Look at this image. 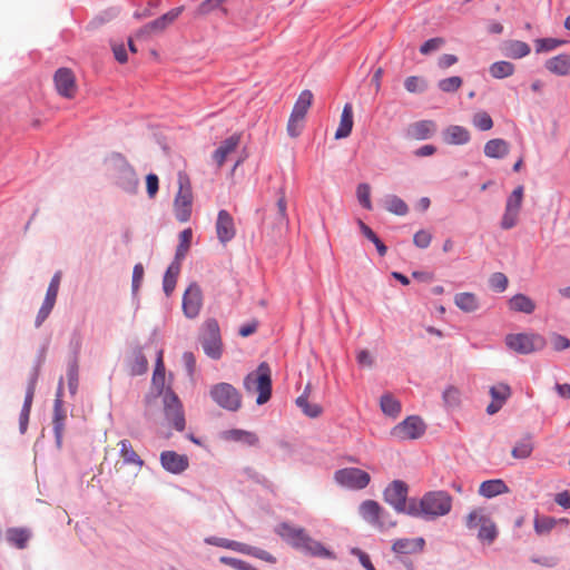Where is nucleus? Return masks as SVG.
<instances>
[{"label": "nucleus", "mask_w": 570, "mask_h": 570, "mask_svg": "<svg viewBox=\"0 0 570 570\" xmlns=\"http://www.w3.org/2000/svg\"><path fill=\"white\" fill-rule=\"evenodd\" d=\"M453 499L444 490L429 491L417 502L410 500L409 515L423 518L426 521L435 520L449 514L452 510Z\"/></svg>", "instance_id": "obj_1"}, {"label": "nucleus", "mask_w": 570, "mask_h": 570, "mask_svg": "<svg viewBox=\"0 0 570 570\" xmlns=\"http://www.w3.org/2000/svg\"><path fill=\"white\" fill-rule=\"evenodd\" d=\"M275 531L293 548L301 550L305 554L326 559L334 558V553L332 551L326 549L320 541L311 538L303 528L292 527L291 524L283 522Z\"/></svg>", "instance_id": "obj_2"}, {"label": "nucleus", "mask_w": 570, "mask_h": 570, "mask_svg": "<svg viewBox=\"0 0 570 570\" xmlns=\"http://www.w3.org/2000/svg\"><path fill=\"white\" fill-rule=\"evenodd\" d=\"M244 387L247 392L257 391L256 403L265 404L272 395L271 368L266 362H262L257 370L248 373L244 379Z\"/></svg>", "instance_id": "obj_3"}, {"label": "nucleus", "mask_w": 570, "mask_h": 570, "mask_svg": "<svg viewBox=\"0 0 570 570\" xmlns=\"http://www.w3.org/2000/svg\"><path fill=\"white\" fill-rule=\"evenodd\" d=\"M199 342L204 353L212 360H219L223 355V342L218 322L215 318H208L204 322Z\"/></svg>", "instance_id": "obj_4"}, {"label": "nucleus", "mask_w": 570, "mask_h": 570, "mask_svg": "<svg viewBox=\"0 0 570 570\" xmlns=\"http://www.w3.org/2000/svg\"><path fill=\"white\" fill-rule=\"evenodd\" d=\"M111 161L115 170V184L124 191L135 194L139 185L135 169L120 154L114 155Z\"/></svg>", "instance_id": "obj_5"}, {"label": "nucleus", "mask_w": 570, "mask_h": 570, "mask_svg": "<svg viewBox=\"0 0 570 570\" xmlns=\"http://www.w3.org/2000/svg\"><path fill=\"white\" fill-rule=\"evenodd\" d=\"M212 400L222 409L236 412L242 406V395L232 384L220 382L209 390Z\"/></svg>", "instance_id": "obj_6"}, {"label": "nucleus", "mask_w": 570, "mask_h": 570, "mask_svg": "<svg viewBox=\"0 0 570 570\" xmlns=\"http://www.w3.org/2000/svg\"><path fill=\"white\" fill-rule=\"evenodd\" d=\"M505 344L518 354H530L543 350L546 340L542 335L535 333H518L508 334Z\"/></svg>", "instance_id": "obj_7"}, {"label": "nucleus", "mask_w": 570, "mask_h": 570, "mask_svg": "<svg viewBox=\"0 0 570 570\" xmlns=\"http://www.w3.org/2000/svg\"><path fill=\"white\" fill-rule=\"evenodd\" d=\"M179 189L174 200L175 217L180 223H186L191 216L193 194L188 177L179 173Z\"/></svg>", "instance_id": "obj_8"}, {"label": "nucleus", "mask_w": 570, "mask_h": 570, "mask_svg": "<svg viewBox=\"0 0 570 570\" xmlns=\"http://www.w3.org/2000/svg\"><path fill=\"white\" fill-rule=\"evenodd\" d=\"M409 487L402 480L392 481L383 491L384 501L390 504L397 513L409 515L410 501L406 502Z\"/></svg>", "instance_id": "obj_9"}, {"label": "nucleus", "mask_w": 570, "mask_h": 570, "mask_svg": "<svg viewBox=\"0 0 570 570\" xmlns=\"http://www.w3.org/2000/svg\"><path fill=\"white\" fill-rule=\"evenodd\" d=\"M163 402L166 420L173 425V428L176 431H184L186 426L185 413L183 410V404L179 401L176 393L173 390L168 389L164 393Z\"/></svg>", "instance_id": "obj_10"}, {"label": "nucleus", "mask_w": 570, "mask_h": 570, "mask_svg": "<svg viewBox=\"0 0 570 570\" xmlns=\"http://www.w3.org/2000/svg\"><path fill=\"white\" fill-rule=\"evenodd\" d=\"M426 431V424L419 415H410L391 430V435L400 441L420 439Z\"/></svg>", "instance_id": "obj_11"}, {"label": "nucleus", "mask_w": 570, "mask_h": 570, "mask_svg": "<svg viewBox=\"0 0 570 570\" xmlns=\"http://www.w3.org/2000/svg\"><path fill=\"white\" fill-rule=\"evenodd\" d=\"M334 479L342 487L353 490H362L371 481L370 474L358 468L340 469L334 473Z\"/></svg>", "instance_id": "obj_12"}, {"label": "nucleus", "mask_w": 570, "mask_h": 570, "mask_svg": "<svg viewBox=\"0 0 570 570\" xmlns=\"http://www.w3.org/2000/svg\"><path fill=\"white\" fill-rule=\"evenodd\" d=\"M62 396H63V379L60 377L57 392H56V399L53 403V434H55V441L56 446L58 449H61L62 446V436H63V430H65V412L62 410Z\"/></svg>", "instance_id": "obj_13"}, {"label": "nucleus", "mask_w": 570, "mask_h": 570, "mask_svg": "<svg viewBox=\"0 0 570 570\" xmlns=\"http://www.w3.org/2000/svg\"><path fill=\"white\" fill-rule=\"evenodd\" d=\"M203 306V292L197 283H191L183 295V312L187 318L199 315Z\"/></svg>", "instance_id": "obj_14"}, {"label": "nucleus", "mask_w": 570, "mask_h": 570, "mask_svg": "<svg viewBox=\"0 0 570 570\" xmlns=\"http://www.w3.org/2000/svg\"><path fill=\"white\" fill-rule=\"evenodd\" d=\"M181 11L183 7H177L169 10L165 14L140 28L136 33V38H142L150 33L161 32L179 17Z\"/></svg>", "instance_id": "obj_15"}, {"label": "nucleus", "mask_w": 570, "mask_h": 570, "mask_svg": "<svg viewBox=\"0 0 570 570\" xmlns=\"http://www.w3.org/2000/svg\"><path fill=\"white\" fill-rule=\"evenodd\" d=\"M160 464L167 472L180 474L188 469L189 460L185 454L168 450L160 453Z\"/></svg>", "instance_id": "obj_16"}, {"label": "nucleus", "mask_w": 570, "mask_h": 570, "mask_svg": "<svg viewBox=\"0 0 570 570\" xmlns=\"http://www.w3.org/2000/svg\"><path fill=\"white\" fill-rule=\"evenodd\" d=\"M55 86L59 95L72 98L76 91V79L73 72L68 68H59L53 77Z\"/></svg>", "instance_id": "obj_17"}, {"label": "nucleus", "mask_w": 570, "mask_h": 570, "mask_svg": "<svg viewBox=\"0 0 570 570\" xmlns=\"http://www.w3.org/2000/svg\"><path fill=\"white\" fill-rule=\"evenodd\" d=\"M216 234L222 244L230 242L236 235V228L232 215L220 209L216 220Z\"/></svg>", "instance_id": "obj_18"}, {"label": "nucleus", "mask_w": 570, "mask_h": 570, "mask_svg": "<svg viewBox=\"0 0 570 570\" xmlns=\"http://www.w3.org/2000/svg\"><path fill=\"white\" fill-rule=\"evenodd\" d=\"M425 540L423 538H402L392 544V551L396 554H413L423 551Z\"/></svg>", "instance_id": "obj_19"}, {"label": "nucleus", "mask_w": 570, "mask_h": 570, "mask_svg": "<svg viewBox=\"0 0 570 570\" xmlns=\"http://www.w3.org/2000/svg\"><path fill=\"white\" fill-rule=\"evenodd\" d=\"M240 142V135L233 134L223 140L219 147L214 151L213 158L218 167H222L229 154L236 150Z\"/></svg>", "instance_id": "obj_20"}, {"label": "nucleus", "mask_w": 570, "mask_h": 570, "mask_svg": "<svg viewBox=\"0 0 570 570\" xmlns=\"http://www.w3.org/2000/svg\"><path fill=\"white\" fill-rule=\"evenodd\" d=\"M361 518L375 528L382 517V507L374 500H365L358 507Z\"/></svg>", "instance_id": "obj_21"}, {"label": "nucleus", "mask_w": 570, "mask_h": 570, "mask_svg": "<svg viewBox=\"0 0 570 570\" xmlns=\"http://www.w3.org/2000/svg\"><path fill=\"white\" fill-rule=\"evenodd\" d=\"M544 68L551 73L560 77L570 75V55L560 53L544 62Z\"/></svg>", "instance_id": "obj_22"}, {"label": "nucleus", "mask_w": 570, "mask_h": 570, "mask_svg": "<svg viewBox=\"0 0 570 570\" xmlns=\"http://www.w3.org/2000/svg\"><path fill=\"white\" fill-rule=\"evenodd\" d=\"M470 139V131L463 126L451 125L443 131V140L449 145H465Z\"/></svg>", "instance_id": "obj_23"}, {"label": "nucleus", "mask_w": 570, "mask_h": 570, "mask_svg": "<svg viewBox=\"0 0 570 570\" xmlns=\"http://www.w3.org/2000/svg\"><path fill=\"white\" fill-rule=\"evenodd\" d=\"M353 128V107L345 104L342 110L338 128L335 132V139H343L351 135Z\"/></svg>", "instance_id": "obj_24"}, {"label": "nucleus", "mask_w": 570, "mask_h": 570, "mask_svg": "<svg viewBox=\"0 0 570 570\" xmlns=\"http://www.w3.org/2000/svg\"><path fill=\"white\" fill-rule=\"evenodd\" d=\"M436 130V125L433 120H420L410 126V135L417 140H425L431 138Z\"/></svg>", "instance_id": "obj_25"}, {"label": "nucleus", "mask_w": 570, "mask_h": 570, "mask_svg": "<svg viewBox=\"0 0 570 570\" xmlns=\"http://www.w3.org/2000/svg\"><path fill=\"white\" fill-rule=\"evenodd\" d=\"M509 492V488L501 479H493L483 481L479 488V493L488 499L494 498L499 494Z\"/></svg>", "instance_id": "obj_26"}, {"label": "nucleus", "mask_w": 570, "mask_h": 570, "mask_svg": "<svg viewBox=\"0 0 570 570\" xmlns=\"http://www.w3.org/2000/svg\"><path fill=\"white\" fill-rule=\"evenodd\" d=\"M509 153V144L501 138L490 139L484 145V155L489 158L501 159Z\"/></svg>", "instance_id": "obj_27"}, {"label": "nucleus", "mask_w": 570, "mask_h": 570, "mask_svg": "<svg viewBox=\"0 0 570 570\" xmlns=\"http://www.w3.org/2000/svg\"><path fill=\"white\" fill-rule=\"evenodd\" d=\"M509 307L513 312L531 314L535 309V304L529 296L519 293L509 299Z\"/></svg>", "instance_id": "obj_28"}, {"label": "nucleus", "mask_w": 570, "mask_h": 570, "mask_svg": "<svg viewBox=\"0 0 570 570\" xmlns=\"http://www.w3.org/2000/svg\"><path fill=\"white\" fill-rule=\"evenodd\" d=\"M30 538L31 532L26 528H9L7 530L8 542L17 549H24Z\"/></svg>", "instance_id": "obj_29"}, {"label": "nucleus", "mask_w": 570, "mask_h": 570, "mask_svg": "<svg viewBox=\"0 0 570 570\" xmlns=\"http://www.w3.org/2000/svg\"><path fill=\"white\" fill-rule=\"evenodd\" d=\"M454 304L464 313L475 312L480 307L476 295L470 292L458 293L454 296Z\"/></svg>", "instance_id": "obj_30"}, {"label": "nucleus", "mask_w": 570, "mask_h": 570, "mask_svg": "<svg viewBox=\"0 0 570 570\" xmlns=\"http://www.w3.org/2000/svg\"><path fill=\"white\" fill-rule=\"evenodd\" d=\"M504 56L512 59H521L528 56L531 51L530 46L520 40H510L504 45Z\"/></svg>", "instance_id": "obj_31"}, {"label": "nucleus", "mask_w": 570, "mask_h": 570, "mask_svg": "<svg viewBox=\"0 0 570 570\" xmlns=\"http://www.w3.org/2000/svg\"><path fill=\"white\" fill-rule=\"evenodd\" d=\"M118 445L120 446L119 452H120V456L122 458L124 464H135L138 466L144 465V461L135 452L131 443L128 440H126V439L120 440Z\"/></svg>", "instance_id": "obj_32"}, {"label": "nucleus", "mask_w": 570, "mask_h": 570, "mask_svg": "<svg viewBox=\"0 0 570 570\" xmlns=\"http://www.w3.org/2000/svg\"><path fill=\"white\" fill-rule=\"evenodd\" d=\"M498 537V530L494 522L487 517L485 519H481V527L478 531V539L481 542H485L491 544Z\"/></svg>", "instance_id": "obj_33"}, {"label": "nucleus", "mask_w": 570, "mask_h": 570, "mask_svg": "<svg viewBox=\"0 0 570 570\" xmlns=\"http://www.w3.org/2000/svg\"><path fill=\"white\" fill-rule=\"evenodd\" d=\"M312 100H313V94L311 90L308 89H305L303 90L294 107H293V110H292V114L295 116V117H298V118H305L306 114H307V110L308 108L311 107L312 105Z\"/></svg>", "instance_id": "obj_34"}, {"label": "nucleus", "mask_w": 570, "mask_h": 570, "mask_svg": "<svg viewBox=\"0 0 570 570\" xmlns=\"http://www.w3.org/2000/svg\"><path fill=\"white\" fill-rule=\"evenodd\" d=\"M515 71V67L512 62L501 60L495 61L489 67V73L494 79H504L512 76Z\"/></svg>", "instance_id": "obj_35"}, {"label": "nucleus", "mask_w": 570, "mask_h": 570, "mask_svg": "<svg viewBox=\"0 0 570 570\" xmlns=\"http://www.w3.org/2000/svg\"><path fill=\"white\" fill-rule=\"evenodd\" d=\"M380 405L382 412L391 417H396L401 413V403L392 394L386 393L381 396Z\"/></svg>", "instance_id": "obj_36"}, {"label": "nucleus", "mask_w": 570, "mask_h": 570, "mask_svg": "<svg viewBox=\"0 0 570 570\" xmlns=\"http://www.w3.org/2000/svg\"><path fill=\"white\" fill-rule=\"evenodd\" d=\"M205 542L210 546L230 549L233 551L240 552V553H243L245 551V546H246V543H242V542L225 539V538H218V537H207L205 539Z\"/></svg>", "instance_id": "obj_37"}, {"label": "nucleus", "mask_w": 570, "mask_h": 570, "mask_svg": "<svg viewBox=\"0 0 570 570\" xmlns=\"http://www.w3.org/2000/svg\"><path fill=\"white\" fill-rule=\"evenodd\" d=\"M385 208L397 216H404L409 213L406 203L396 195L386 196Z\"/></svg>", "instance_id": "obj_38"}, {"label": "nucleus", "mask_w": 570, "mask_h": 570, "mask_svg": "<svg viewBox=\"0 0 570 570\" xmlns=\"http://www.w3.org/2000/svg\"><path fill=\"white\" fill-rule=\"evenodd\" d=\"M533 451L532 438L530 434L520 440L512 449L511 454L515 459H527Z\"/></svg>", "instance_id": "obj_39"}, {"label": "nucleus", "mask_w": 570, "mask_h": 570, "mask_svg": "<svg viewBox=\"0 0 570 570\" xmlns=\"http://www.w3.org/2000/svg\"><path fill=\"white\" fill-rule=\"evenodd\" d=\"M193 239L191 228H186L179 234V244L176 248L175 259H184L187 255Z\"/></svg>", "instance_id": "obj_40"}, {"label": "nucleus", "mask_w": 570, "mask_h": 570, "mask_svg": "<svg viewBox=\"0 0 570 570\" xmlns=\"http://www.w3.org/2000/svg\"><path fill=\"white\" fill-rule=\"evenodd\" d=\"M148 370V361L144 354L142 347L138 346L134 350V361L131 365L132 375H141Z\"/></svg>", "instance_id": "obj_41"}, {"label": "nucleus", "mask_w": 570, "mask_h": 570, "mask_svg": "<svg viewBox=\"0 0 570 570\" xmlns=\"http://www.w3.org/2000/svg\"><path fill=\"white\" fill-rule=\"evenodd\" d=\"M358 226L362 232V234L372 242L380 256H384L387 252V247L384 245V243L377 237V235L362 220H358Z\"/></svg>", "instance_id": "obj_42"}, {"label": "nucleus", "mask_w": 570, "mask_h": 570, "mask_svg": "<svg viewBox=\"0 0 570 570\" xmlns=\"http://www.w3.org/2000/svg\"><path fill=\"white\" fill-rule=\"evenodd\" d=\"M68 389L71 395H75L79 383V365L77 360H70L67 368Z\"/></svg>", "instance_id": "obj_43"}, {"label": "nucleus", "mask_w": 570, "mask_h": 570, "mask_svg": "<svg viewBox=\"0 0 570 570\" xmlns=\"http://www.w3.org/2000/svg\"><path fill=\"white\" fill-rule=\"evenodd\" d=\"M524 188L522 185L515 187L507 199L505 209L507 212L520 213L522 200H523Z\"/></svg>", "instance_id": "obj_44"}, {"label": "nucleus", "mask_w": 570, "mask_h": 570, "mask_svg": "<svg viewBox=\"0 0 570 570\" xmlns=\"http://www.w3.org/2000/svg\"><path fill=\"white\" fill-rule=\"evenodd\" d=\"M296 405L308 417H317L322 413V407L318 404L308 403V400H306V393H303L296 399Z\"/></svg>", "instance_id": "obj_45"}, {"label": "nucleus", "mask_w": 570, "mask_h": 570, "mask_svg": "<svg viewBox=\"0 0 570 570\" xmlns=\"http://www.w3.org/2000/svg\"><path fill=\"white\" fill-rule=\"evenodd\" d=\"M228 436L237 442H244L248 445H256L258 443V438L255 433L239 430V429H233L227 432Z\"/></svg>", "instance_id": "obj_46"}, {"label": "nucleus", "mask_w": 570, "mask_h": 570, "mask_svg": "<svg viewBox=\"0 0 570 570\" xmlns=\"http://www.w3.org/2000/svg\"><path fill=\"white\" fill-rule=\"evenodd\" d=\"M558 524L557 519L548 515L535 517L534 531L537 534L549 533Z\"/></svg>", "instance_id": "obj_47"}, {"label": "nucleus", "mask_w": 570, "mask_h": 570, "mask_svg": "<svg viewBox=\"0 0 570 570\" xmlns=\"http://www.w3.org/2000/svg\"><path fill=\"white\" fill-rule=\"evenodd\" d=\"M279 191L282 195L278 197L277 203H276L275 222L281 227H287V225H288V217H287V213H286L287 204H286V199L284 196L283 189H281Z\"/></svg>", "instance_id": "obj_48"}, {"label": "nucleus", "mask_w": 570, "mask_h": 570, "mask_svg": "<svg viewBox=\"0 0 570 570\" xmlns=\"http://www.w3.org/2000/svg\"><path fill=\"white\" fill-rule=\"evenodd\" d=\"M356 197L360 205L366 209L372 210V202H371V186L367 183H361L356 187Z\"/></svg>", "instance_id": "obj_49"}, {"label": "nucleus", "mask_w": 570, "mask_h": 570, "mask_svg": "<svg viewBox=\"0 0 570 570\" xmlns=\"http://www.w3.org/2000/svg\"><path fill=\"white\" fill-rule=\"evenodd\" d=\"M163 350L157 351L156 364L153 374V383L157 386H164L165 383V364Z\"/></svg>", "instance_id": "obj_50"}, {"label": "nucleus", "mask_w": 570, "mask_h": 570, "mask_svg": "<svg viewBox=\"0 0 570 570\" xmlns=\"http://www.w3.org/2000/svg\"><path fill=\"white\" fill-rule=\"evenodd\" d=\"M472 125L481 131H487L493 127V120L487 111H478L472 117Z\"/></svg>", "instance_id": "obj_51"}, {"label": "nucleus", "mask_w": 570, "mask_h": 570, "mask_svg": "<svg viewBox=\"0 0 570 570\" xmlns=\"http://www.w3.org/2000/svg\"><path fill=\"white\" fill-rule=\"evenodd\" d=\"M462 78L459 76H452L449 78L441 79L438 82V88L446 94L455 92L462 86Z\"/></svg>", "instance_id": "obj_52"}, {"label": "nucleus", "mask_w": 570, "mask_h": 570, "mask_svg": "<svg viewBox=\"0 0 570 570\" xmlns=\"http://www.w3.org/2000/svg\"><path fill=\"white\" fill-rule=\"evenodd\" d=\"M563 45V40H559L556 38H541L535 40V51L548 52L557 49L558 47Z\"/></svg>", "instance_id": "obj_53"}, {"label": "nucleus", "mask_w": 570, "mask_h": 570, "mask_svg": "<svg viewBox=\"0 0 570 570\" xmlns=\"http://www.w3.org/2000/svg\"><path fill=\"white\" fill-rule=\"evenodd\" d=\"M490 395L492 400L500 402L501 404H504L505 401L511 395V389L507 384H499L490 387Z\"/></svg>", "instance_id": "obj_54"}, {"label": "nucleus", "mask_w": 570, "mask_h": 570, "mask_svg": "<svg viewBox=\"0 0 570 570\" xmlns=\"http://www.w3.org/2000/svg\"><path fill=\"white\" fill-rule=\"evenodd\" d=\"M509 284L508 277L500 272L493 273L489 278L490 287L498 293H502L507 289Z\"/></svg>", "instance_id": "obj_55"}, {"label": "nucleus", "mask_w": 570, "mask_h": 570, "mask_svg": "<svg viewBox=\"0 0 570 570\" xmlns=\"http://www.w3.org/2000/svg\"><path fill=\"white\" fill-rule=\"evenodd\" d=\"M32 401L33 400H31L29 397H24V401H23V404H22V409L20 411V415H19V430H20V433H22V434L27 431V428H28V422H29V415H30V411H31Z\"/></svg>", "instance_id": "obj_56"}, {"label": "nucleus", "mask_w": 570, "mask_h": 570, "mask_svg": "<svg viewBox=\"0 0 570 570\" xmlns=\"http://www.w3.org/2000/svg\"><path fill=\"white\" fill-rule=\"evenodd\" d=\"M405 89L411 94L423 92L426 89V83L423 79L416 76H410L404 81Z\"/></svg>", "instance_id": "obj_57"}, {"label": "nucleus", "mask_w": 570, "mask_h": 570, "mask_svg": "<svg viewBox=\"0 0 570 570\" xmlns=\"http://www.w3.org/2000/svg\"><path fill=\"white\" fill-rule=\"evenodd\" d=\"M443 402L449 407H454L460 403V392L454 386H448L442 394Z\"/></svg>", "instance_id": "obj_58"}, {"label": "nucleus", "mask_w": 570, "mask_h": 570, "mask_svg": "<svg viewBox=\"0 0 570 570\" xmlns=\"http://www.w3.org/2000/svg\"><path fill=\"white\" fill-rule=\"evenodd\" d=\"M488 515L483 512L482 509L472 510L465 521V525L468 529L472 530L481 527V519H485Z\"/></svg>", "instance_id": "obj_59"}, {"label": "nucleus", "mask_w": 570, "mask_h": 570, "mask_svg": "<svg viewBox=\"0 0 570 570\" xmlns=\"http://www.w3.org/2000/svg\"><path fill=\"white\" fill-rule=\"evenodd\" d=\"M244 554L256 557L261 560L274 563L276 559L266 550L246 544Z\"/></svg>", "instance_id": "obj_60"}, {"label": "nucleus", "mask_w": 570, "mask_h": 570, "mask_svg": "<svg viewBox=\"0 0 570 570\" xmlns=\"http://www.w3.org/2000/svg\"><path fill=\"white\" fill-rule=\"evenodd\" d=\"M303 118L295 117L291 114L287 122V132L291 137L296 138L301 135L303 129Z\"/></svg>", "instance_id": "obj_61"}, {"label": "nucleus", "mask_w": 570, "mask_h": 570, "mask_svg": "<svg viewBox=\"0 0 570 570\" xmlns=\"http://www.w3.org/2000/svg\"><path fill=\"white\" fill-rule=\"evenodd\" d=\"M432 240V234L425 229H420L414 234L413 243L419 248H428Z\"/></svg>", "instance_id": "obj_62"}, {"label": "nucleus", "mask_w": 570, "mask_h": 570, "mask_svg": "<svg viewBox=\"0 0 570 570\" xmlns=\"http://www.w3.org/2000/svg\"><path fill=\"white\" fill-rule=\"evenodd\" d=\"M53 306H55L53 303L43 299L42 305L39 308L36 321H35V326L37 328L40 327L42 325V323L48 318Z\"/></svg>", "instance_id": "obj_63"}, {"label": "nucleus", "mask_w": 570, "mask_h": 570, "mask_svg": "<svg viewBox=\"0 0 570 570\" xmlns=\"http://www.w3.org/2000/svg\"><path fill=\"white\" fill-rule=\"evenodd\" d=\"M444 45V39L443 38H431L429 40H426L421 47H420V52L422 55H429L433 51H436L438 49H440L442 46Z\"/></svg>", "instance_id": "obj_64"}]
</instances>
